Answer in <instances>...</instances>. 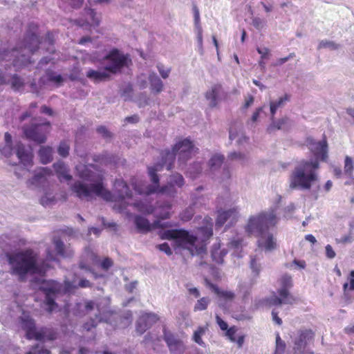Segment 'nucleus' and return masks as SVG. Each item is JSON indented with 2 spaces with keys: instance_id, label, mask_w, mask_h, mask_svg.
<instances>
[{
  "instance_id": "obj_1",
  "label": "nucleus",
  "mask_w": 354,
  "mask_h": 354,
  "mask_svg": "<svg viewBox=\"0 0 354 354\" xmlns=\"http://www.w3.org/2000/svg\"><path fill=\"white\" fill-rule=\"evenodd\" d=\"M72 192L80 200L89 201L93 195L100 196L106 201L123 202L131 198L132 193L123 179H115L113 183V194L104 188L103 178L100 176L97 181L90 185L82 181H75L71 187Z\"/></svg>"
},
{
  "instance_id": "obj_2",
  "label": "nucleus",
  "mask_w": 354,
  "mask_h": 354,
  "mask_svg": "<svg viewBox=\"0 0 354 354\" xmlns=\"http://www.w3.org/2000/svg\"><path fill=\"white\" fill-rule=\"evenodd\" d=\"M279 218L274 209L262 211L257 215L250 216L245 226L248 236L258 238L257 246L265 251L270 252L278 247L277 241L270 229L276 227Z\"/></svg>"
},
{
  "instance_id": "obj_3",
  "label": "nucleus",
  "mask_w": 354,
  "mask_h": 354,
  "mask_svg": "<svg viewBox=\"0 0 354 354\" xmlns=\"http://www.w3.org/2000/svg\"><path fill=\"white\" fill-rule=\"evenodd\" d=\"M39 26L31 22L28 24L23 40L17 48L11 50H0V62L2 61H11L14 66H26L31 63L29 58L39 49L41 40L38 35Z\"/></svg>"
},
{
  "instance_id": "obj_4",
  "label": "nucleus",
  "mask_w": 354,
  "mask_h": 354,
  "mask_svg": "<svg viewBox=\"0 0 354 354\" xmlns=\"http://www.w3.org/2000/svg\"><path fill=\"white\" fill-rule=\"evenodd\" d=\"M164 165L167 167L166 164L156 163L153 166L148 167V174L152 185L144 186L143 185H137L132 183V186L136 192L139 194L149 195L154 193L167 194L171 196H174L177 192L174 188V186L182 187L185 184L183 176L178 173H175L170 176L169 183L162 187L160 186V178L158 175V171L162 170Z\"/></svg>"
},
{
  "instance_id": "obj_5",
  "label": "nucleus",
  "mask_w": 354,
  "mask_h": 354,
  "mask_svg": "<svg viewBox=\"0 0 354 354\" xmlns=\"http://www.w3.org/2000/svg\"><path fill=\"white\" fill-rule=\"evenodd\" d=\"M6 257L10 266V273L24 281L28 274L38 271V254L32 248H26L14 252H7Z\"/></svg>"
},
{
  "instance_id": "obj_6",
  "label": "nucleus",
  "mask_w": 354,
  "mask_h": 354,
  "mask_svg": "<svg viewBox=\"0 0 354 354\" xmlns=\"http://www.w3.org/2000/svg\"><path fill=\"white\" fill-rule=\"evenodd\" d=\"M319 167L317 160H303L299 162L290 178L291 189H310L312 183L317 180L316 171Z\"/></svg>"
},
{
  "instance_id": "obj_7",
  "label": "nucleus",
  "mask_w": 354,
  "mask_h": 354,
  "mask_svg": "<svg viewBox=\"0 0 354 354\" xmlns=\"http://www.w3.org/2000/svg\"><path fill=\"white\" fill-rule=\"evenodd\" d=\"M197 151L198 149L194 147L192 142L188 138H185L175 144L171 151L166 149L162 151L160 155L162 162L167 165V169L171 170L174 167L176 154L178 155V160L185 163Z\"/></svg>"
},
{
  "instance_id": "obj_8",
  "label": "nucleus",
  "mask_w": 354,
  "mask_h": 354,
  "mask_svg": "<svg viewBox=\"0 0 354 354\" xmlns=\"http://www.w3.org/2000/svg\"><path fill=\"white\" fill-rule=\"evenodd\" d=\"M51 129L50 123L48 121L37 122L36 118H32L29 125H24L22 127L25 137L38 144L44 143L47 136Z\"/></svg>"
},
{
  "instance_id": "obj_9",
  "label": "nucleus",
  "mask_w": 354,
  "mask_h": 354,
  "mask_svg": "<svg viewBox=\"0 0 354 354\" xmlns=\"http://www.w3.org/2000/svg\"><path fill=\"white\" fill-rule=\"evenodd\" d=\"M279 281L281 288L277 290L279 297H270L266 299L267 302L270 306L292 305L295 304L297 301V298L289 291L293 286L291 276L284 274L281 277Z\"/></svg>"
},
{
  "instance_id": "obj_10",
  "label": "nucleus",
  "mask_w": 354,
  "mask_h": 354,
  "mask_svg": "<svg viewBox=\"0 0 354 354\" xmlns=\"http://www.w3.org/2000/svg\"><path fill=\"white\" fill-rule=\"evenodd\" d=\"M160 238L162 240H174L178 246L185 247L189 245L193 247L198 241L196 235L190 234L184 229L167 230L159 233Z\"/></svg>"
},
{
  "instance_id": "obj_11",
  "label": "nucleus",
  "mask_w": 354,
  "mask_h": 354,
  "mask_svg": "<svg viewBox=\"0 0 354 354\" xmlns=\"http://www.w3.org/2000/svg\"><path fill=\"white\" fill-rule=\"evenodd\" d=\"M41 290L45 294V304L47 306V311L51 313L57 308L55 301V295L62 290V285L53 280L46 281L43 283Z\"/></svg>"
},
{
  "instance_id": "obj_12",
  "label": "nucleus",
  "mask_w": 354,
  "mask_h": 354,
  "mask_svg": "<svg viewBox=\"0 0 354 354\" xmlns=\"http://www.w3.org/2000/svg\"><path fill=\"white\" fill-rule=\"evenodd\" d=\"M105 59L110 62V64L105 66V70L111 73H116L127 65V58L125 55L114 48L105 56Z\"/></svg>"
},
{
  "instance_id": "obj_13",
  "label": "nucleus",
  "mask_w": 354,
  "mask_h": 354,
  "mask_svg": "<svg viewBox=\"0 0 354 354\" xmlns=\"http://www.w3.org/2000/svg\"><path fill=\"white\" fill-rule=\"evenodd\" d=\"M315 333L311 329L304 328L298 330L293 339V349L295 351H301L305 349L308 342L313 341Z\"/></svg>"
},
{
  "instance_id": "obj_14",
  "label": "nucleus",
  "mask_w": 354,
  "mask_h": 354,
  "mask_svg": "<svg viewBox=\"0 0 354 354\" xmlns=\"http://www.w3.org/2000/svg\"><path fill=\"white\" fill-rule=\"evenodd\" d=\"M159 320V317L152 313L142 314L136 322V331L140 335L145 333L153 324Z\"/></svg>"
},
{
  "instance_id": "obj_15",
  "label": "nucleus",
  "mask_w": 354,
  "mask_h": 354,
  "mask_svg": "<svg viewBox=\"0 0 354 354\" xmlns=\"http://www.w3.org/2000/svg\"><path fill=\"white\" fill-rule=\"evenodd\" d=\"M309 149L316 158L315 160L319 159L323 162H326L328 159V143L325 135L323 139L319 142L312 141L309 143Z\"/></svg>"
},
{
  "instance_id": "obj_16",
  "label": "nucleus",
  "mask_w": 354,
  "mask_h": 354,
  "mask_svg": "<svg viewBox=\"0 0 354 354\" xmlns=\"http://www.w3.org/2000/svg\"><path fill=\"white\" fill-rule=\"evenodd\" d=\"M163 339L171 353L181 354L184 352L185 346L183 342L165 328L163 330Z\"/></svg>"
},
{
  "instance_id": "obj_17",
  "label": "nucleus",
  "mask_w": 354,
  "mask_h": 354,
  "mask_svg": "<svg viewBox=\"0 0 354 354\" xmlns=\"http://www.w3.org/2000/svg\"><path fill=\"white\" fill-rule=\"evenodd\" d=\"M53 175V171L48 167H40L35 171L34 176L27 181L28 185L39 186L47 181L48 177Z\"/></svg>"
},
{
  "instance_id": "obj_18",
  "label": "nucleus",
  "mask_w": 354,
  "mask_h": 354,
  "mask_svg": "<svg viewBox=\"0 0 354 354\" xmlns=\"http://www.w3.org/2000/svg\"><path fill=\"white\" fill-rule=\"evenodd\" d=\"M239 217L237 208H232L226 211L219 212L216 220V226L221 227L228 220L231 219L230 223L236 222Z\"/></svg>"
},
{
  "instance_id": "obj_19",
  "label": "nucleus",
  "mask_w": 354,
  "mask_h": 354,
  "mask_svg": "<svg viewBox=\"0 0 354 354\" xmlns=\"http://www.w3.org/2000/svg\"><path fill=\"white\" fill-rule=\"evenodd\" d=\"M16 153L19 161L24 166H32L33 155L31 151L26 149L24 145L21 142H18L16 145Z\"/></svg>"
},
{
  "instance_id": "obj_20",
  "label": "nucleus",
  "mask_w": 354,
  "mask_h": 354,
  "mask_svg": "<svg viewBox=\"0 0 354 354\" xmlns=\"http://www.w3.org/2000/svg\"><path fill=\"white\" fill-rule=\"evenodd\" d=\"M205 284L209 288L217 297L224 301H232L235 297V294L232 291L221 290L216 285L212 283L207 278L204 279Z\"/></svg>"
},
{
  "instance_id": "obj_21",
  "label": "nucleus",
  "mask_w": 354,
  "mask_h": 354,
  "mask_svg": "<svg viewBox=\"0 0 354 354\" xmlns=\"http://www.w3.org/2000/svg\"><path fill=\"white\" fill-rule=\"evenodd\" d=\"M21 326L23 330L26 331V338L28 339H36V331L35 321L29 317L21 318Z\"/></svg>"
},
{
  "instance_id": "obj_22",
  "label": "nucleus",
  "mask_w": 354,
  "mask_h": 354,
  "mask_svg": "<svg viewBox=\"0 0 354 354\" xmlns=\"http://www.w3.org/2000/svg\"><path fill=\"white\" fill-rule=\"evenodd\" d=\"M53 167L60 182L64 180L69 181L72 179V176L68 174V169L66 165L62 161H58L53 165Z\"/></svg>"
},
{
  "instance_id": "obj_23",
  "label": "nucleus",
  "mask_w": 354,
  "mask_h": 354,
  "mask_svg": "<svg viewBox=\"0 0 354 354\" xmlns=\"http://www.w3.org/2000/svg\"><path fill=\"white\" fill-rule=\"evenodd\" d=\"M110 72L106 71L105 68L103 71H98L93 69H89L86 74V77L92 80L95 83L105 82L110 78Z\"/></svg>"
},
{
  "instance_id": "obj_24",
  "label": "nucleus",
  "mask_w": 354,
  "mask_h": 354,
  "mask_svg": "<svg viewBox=\"0 0 354 354\" xmlns=\"http://www.w3.org/2000/svg\"><path fill=\"white\" fill-rule=\"evenodd\" d=\"M165 207L167 210H170L171 209V205L170 203L165 204ZM171 216V214L169 211L165 212L163 213H161L158 215H157V220L155 221L153 223V228H167L171 227L172 226L171 223L170 222H165L162 223L160 220L167 219L169 218Z\"/></svg>"
},
{
  "instance_id": "obj_25",
  "label": "nucleus",
  "mask_w": 354,
  "mask_h": 354,
  "mask_svg": "<svg viewBox=\"0 0 354 354\" xmlns=\"http://www.w3.org/2000/svg\"><path fill=\"white\" fill-rule=\"evenodd\" d=\"M222 85L216 84L212 86L211 90L205 93V97L209 101V106L212 108L216 107L218 104V96L222 91Z\"/></svg>"
},
{
  "instance_id": "obj_26",
  "label": "nucleus",
  "mask_w": 354,
  "mask_h": 354,
  "mask_svg": "<svg viewBox=\"0 0 354 354\" xmlns=\"http://www.w3.org/2000/svg\"><path fill=\"white\" fill-rule=\"evenodd\" d=\"M134 223L138 231L140 233L145 234L154 229L153 227V223L151 224L148 219L142 216H136L134 217Z\"/></svg>"
},
{
  "instance_id": "obj_27",
  "label": "nucleus",
  "mask_w": 354,
  "mask_h": 354,
  "mask_svg": "<svg viewBox=\"0 0 354 354\" xmlns=\"http://www.w3.org/2000/svg\"><path fill=\"white\" fill-rule=\"evenodd\" d=\"M149 81L151 86V93L158 94L163 90V83L162 80L156 75L155 73H151L149 75Z\"/></svg>"
},
{
  "instance_id": "obj_28",
  "label": "nucleus",
  "mask_w": 354,
  "mask_h": 354,
  "mask_svg": "<svg viewBox=\"0 0 354 354\" xmlns=\"http://www.w3.org/2000/svg\"><path fill=\"white\" fill-rule=\"evenodd\" d=\"M57 254L62 257H68L72 256L73 253L71 250L66 248L64 242L59 237H55L53 240Z\"/></svg>"
},
{
  "instance_id": "obj_29",
  "label": "nucleus",
  "mask_w": 354,
  "mask_h": 354,
  "mask_svg": "<svg viewBox=\"0 0 354 354\" xmlns=\"http://www.w3.org/2000/svg\"><path fill=\"white\" fill-rule=\"evenodd\" d=\"M53 150L51 147L42 146L39 150L38 155L42 164H48L53 160Z\"/></svg>"
},
{
  "instance_id": "obj_30",
  "label": "nucleus",
  "mask_w": 354,
  "mask_h": 354,
  "mask_svg": "<svg viewBox=\"0 0 354 354\" xmlns=\"http://www.w3.org/2000/svg\"><path fill=\"white\" fill-rule=\"evenodd\" d=\"M57 333L51 328H42L36 335V340H54L57 338Z\"/></svg>"
},
{
  "instance_id": "obj_31",
  "label": "nucleus",
  "mask_w": 354,
  "mask_h": 354,
  "mask_svg": "<svg viewBox=\"0 0 354 354\" xmlns=\"http://www.w3.org/2000/svg\"><path fill=\"white\" fill-rule=\"evenodd\" d=\"M87 13L91 17V22H82V23L80 21H76V24L81 27H84V26H94V27L98 26L100 25V21L96 17V13L95 12L94 10L89 8L87 10Z\"/></svg>"
},
{
  "instance_id": "obj_32",
  "label": "nucleus",
  "mask_w": 354,
  "mask_h": 354,
  "mask_svg": "<svg viewBox=\"0 0 354 354\" xmlns=\"http://www.w3.org/2000/svg\"><path fill=\"white\" fill-rule=\"evenodd\" d=\"M132 205L136 208V209L142 213L150 214L154 212V208L152 205H147L142 201L136 202Z\"/></svg>"
},
{
  "instance_id": "obj_33",
  "label": "nucleus",
  "mask_w": 354,
  "mask_h": 354,
  "mask_svg": "<svg viewBox=\"0 0 354 354\" xmlns=\"http://www.w3.org/2000/svg\"><path fill=\"white\" fill-rule=\"evenodd\" d=\"M224 156L215 154L209 160V165L211 169L214 170L221 166L224 161Z\"/></svg>"
},
{
  "instance_id": "obj_34",
  "label": "nucleus",
  "mask_w": 354,
  "mask_h": 354,
  "mask_svg": "<svg viewBox=\"0 0 354 354\" xmlns=\"http://www.w3.org/2000/svg\"><path fill=\"white\" fill-rule=\"evenodd\" d=\"M206 330V327L199 326L193 334V340L201 346H203L205 344L202 339V336L205 335Z\"/></svg>"
},
{
  "instance_id": "obj_35",
  "label": "nucleus",
  "mask_w": 354,
  "mask_h": 354,
  "mask_svg": "<svg viewBox=\"0 0 354 354\" xmlns=\"http://www.w3.org/2000/svg\"><path fill=\"white\" fill-rule=\"evenodd\" d=\"M288 118H283L280 120H279L277 122H273L268 127V131L269 133L272 132L273 131L276 129H282L286 124L288 122Z\"/></svg>"
},
{
  "instance_id": "obj_36",
  "label": "nucleus",
  "mask_w": 354,
  "mask_h": 354,
  "mask_svg": "<svg viewBox=\"0 0 354 354\" xmlns=\"http://www.w3.org/2000/svg\"><path fill=\"white\" fill-rule=\"evenodd\" d=\"M354 169L353 161V159L350 156H346L344 159V172L348 177H351L353 176V171Z\"/></svg>"
},
{
  "instance_id": "obj_37",
  "label": "nucleus",
  "mask_w": 354,
  "mask_h": 354,
  "mask_svg": "<svg viewBox=\"0 0 354 354\" xmlns=\"http://www.w3.org/2000/svg\"><path fill=\"white\" fill-rule=\"evenodd\" d=\"M209 302H210V299L208 297H204L199 299L196 301V303L194 307V310L195 312H196V311H202V310H206L207 308V306H208Z\"/></svg>"
},
{
  "instance_id": "obj_38",
  "label": "nucleus",
  "mask_w": 354,
  "mask_h": 354,
  "mask_svg": "<svg viewBox=\"0 0 354 354\" xmlns=\"http://www.w3.org/2000/svg\"><path fill=\"white\" fill-rule=\"evenodd\" d=\"M46 77H47V79L48 81L55 82V83L57 84L58 85H60L64 81V79L61 75H57L53 71H50V70L46 71Z\"/></svg>"
},
{
  "instance_id": "obj_39",
  "label": "nucleus",
  "mask_w": 354,
  "mask_h": 354,
  "mask_svg": "<svg viewBox=\"0 0 354 354\" xmlns=\"http://www.w3.org/2000/svg\"><path fill=\"white\" fill-rule=\"evenodd\" d=\"M226 252L224 250H220L219 249H215L212 251V260L218 263L221 264L223 263V257L225 255Z\"/></svg>"
},
{
  "instance_id": "obj_40",
  "label": "nucleus",
  "mask_w": 354,
  "mask_h": 354,
  "mask_svg": "<svg viewBox=\"0 0 354 354\" xmlns=\"http://www.w3.org/2000/svg\"><path fill=\"white\" fill-rule=\"evenodd\" d=\"M69 150H70V145L68 142V141L63 140L62 141L59 147L57 148V152L59 156L62 157H67L69 154Z\"/></svg>"
},
{
  "instance_id": "obj_41",
  "label": "nucleus",
  "mask_w": 354,
  "mask_h": 354,
  "mask_svg": "<svg viewBox=\"0 0 354 354\" xmlns=\"http://www.w3.org/2000/svg\"><path fill=\"white\" fill-rule=\"evenodd\" d=\"M24 85L22 79L17 75H13L11 77V87L15 91H18Z\"/></svg>"
},
{
  "instance_id": "obj_42",
  "label": "nucleus",
  "mask_w": 354,
  "mask_h": 354,
  "mask_svg": "<svg viewBox=\"0 0 354 354\" xmlns=\"http://www.w3.org/2000/svg\"><path fill=\"white\" fill-rule=\"evenodd\" d=\"M194 214V211L192 207H189L186 208L183 212L180 213V218L183 221H190Z\"/></svg>"
},
{
  "instance_id": "obj_43",
  "label": "nucleus",
  "mask_w": 354,
  "mask_h": 354,
  "mask_svg": "<svg viewBox=\"0 0 354 354\" xmlns=\"http://www.w3.org/2000/svg\"><path fill=\"white\" fill-rule=\"evenodd\" d=\"M343 290H344V293H346L348 290H350V291L354 290V270L351 271L349 283H345L343 285Z\"/></svg>"
},
{
  "instance_id": "obj_44",
  "label": "nucleus",
  "mask_w": 354,
  "mask_h": 354,
  "mask_svg": "<svg viewBox=\"0 0 354 354\" xmlns=\"http://www.w3.org/2000/svg\"><path fill=\"white\" fill-rule=\"evenodd\" d=\"M286 349V344L285 342L281 339L279 335L278 334L276 337V351L275 353H282L284 352Z\"/></svg>"
},
{
  "instance_id": "obj_45",
  "label": "nucleus",
  "mask_w": 354,
  "mask_h": 354,
  "mask_svg": "<svg viewBox=\"0 0 354 354\" xmlns=\"http://www.w3.org/2000/svg\"><path fill=\"white\" fill-rule=\"evenodd\" d=\"M290 99V95L289 94L286 93L283 96L279 97V99L275 102L272 101L271 102L275 105V106L279 109L284 106L286 102H288Z\"/></svg>"
},
{
  "instance_id": "obj_46",
  "label": "nucleus",
  "mask_w": 354,
  "mask_h": 354,
  "mask_svg": "<svg viewBox=\"0 0 354 354\" xmlns=\"http://www.w3.org/2000/svg\"><path fill=\"white\" fill-rule=\"evenodd\" d=\"M26 354H50V351L46 348H44L43 347L40 348L37 345L36 346L32 347V349Z\"/></svg>"
},
{
  "instance_id": "obj_47",
  "label": "nucleus",
  "mask_w": 354,
  "mask_h": 354,
  "mask_svg": "<svg viewBox=\"0 0 354 354\" xmlns=\"http://www.w3.org/2000/svg\"><path fill=\"white\" fill-rule=\"evenodd\" d=\"M243 239L242 238H236L231 240L229 246L233 249L239 250L242 248Z\"/></svg>"
},
{
  "instance_id": "obj_48",
  "label": "nucleus",
  "mask_w": 354,
  "mask_h": 354,
  "mask_svg": "<svg viewBox=\"0 0 354 354\" xmlns=\"http://www.w3.org/2000/svg\"><path fill=\"white\" fill-rule=\"evenodd\" d=\"M252 24L256 29L261 30L266 26V21L259 17H254L252 20Z\"/></svg>"
},
{
  "instance_id": "obj_49",
  "label": "nucleus",
  "mask_w": 354,
  "mask_h": 354,
  "mask_svg": "<svg viewBox=\"0 0 354 354\" xmlns=\"http://www.w3.org/2000/svg\"><path fill=\"white\" fill-rule=\"evenodd\" d=\"M250 268L252 271L254 272L255 275L258 276L260 272L261 266L257 263V259L255 257L251 258L250 260Z\"/></svg>"
},
{
  "instance_id": "obj_50",
  "label": "nucleus",
  "mask_w": 354,
  "mask_h": 354,
  "mask_svg": "<svg viewBox=\"0 0 354 354\" xmlns=\"http://www.w3.org/2000/svg\"><path fill=\"white\" fill-rule=\"evenodd\" d=\"M337 47H338L337 45L336 44H335L334 42L330 41H326V40L321 41L318 46L319 49L325 48H330L333 49H337Z\"/></svg>"
},
{
  "instance_id": "obj_51",
  "label": "nucleus",
  "mask_w": 354,
  "mask_h": 354,
  "mask_svg": "<svg viewBox=\"0 0 354 354\" xmlns=\"http://www.w3.org/2000/svg\"><path fill=\"white\" fill-rule=\"evenodd\" d=\"M236 330H237L235 326H231L230 328H229L226 330L225 335L229 338V339L232 342H235V341H236L235 335H236Z\"/></svg>"
},
{
  "instance_id": "obj_52",
  "label": "nucleus",
  "mask_w": 354,
  "mask_h": 354,
  "mask_svg": "<svg viewBox=\"0 0 354 354\" xmlns=\"http://www.w3.org/2000/svg\"><path fill=\"white\" fill-rule=\"evenodd\" d=\"M13 148L12 145L6 144L1 149V153L6 157H10L12 154Z\"/></svg>"
},
{
  "instance_id": "obj_53",
  "label": "nucleus",
  "mask_w": 354,
  "mask_h": 354,
  "mask_svg": "<svg viewBox=\"0 0 354 354\" xmlns=\"http://www.w3.org/2000/svg\"><path fill=\"white\" fill-rule=\"evenodd\" d=\"M113 264V261L109 258H104L100 263V267L102 270L107 271Z\"/></svg>"
},
{
  "instance_id": "obj_54",
  "label": "nucleus",
  "mask_w": 354,
  "mask_h": 354,
  "mask_svg": "<svg viewBox=\"0 0 354 354\" xmlns=\"http://www.w3.org/2000/svg\"><path fill=\"white\" fill-rule=\"evenodd\" d=\"M295 57V53H290L288 56L285 57L279 58L277 60L276 63L273 64V66H281L285 62H288L289 59H292Z\"/></svg>"
},
{
  "instance_id": "obj_55",
  "label": "nucleus",
  "mask_w": 354,
  "mask_h": 354,
  "mask_svg": "<svg viewBox=\"0 0 354 354\" xmlns=\"http://www.w3.org/2000/svg\"><path fill=\"white\" fill-rule=\"evenodd\" d=\"M156 248L159 250L166 253L167 255L172 254V251H171V248H170V247H169V244L167 243H163L157 245Z\"/></svg>"
},
{
  "instance_id": "obj_56",
  "label": "nucleus",
  "mask_w": 354,
  "mask_h": 354,
  "mask_svg": "<svg viewBox=\"0 0 354 354\" xmlns=\"http://www.w3.org/2000/svg\"><path fill=\"white\" fill-rule=\"evenodd\" d=\"M157 68L162 78L166 79L169 77L170 69H165L164 66L161 64H158Z\"/></svg>"
},
{
  "instance_id": "obj_57",
  "label": "nucleus",
  "mask_w": 354,
  "mask_h": 354,
  "mask_svg": "<svg viewBox=\"0 0 354 354\" xmlns=\"http://www.w3.org/2000/svg\"><path fill=\"white\" fill-rule=\"evenodd\" d=\"M216 322L220 327L221 330H226L228 328L227 323L223 320L221 317L218 315H216Z\"/></svg>"
},
{
  "instance_id": "obj_58",
  "label": "nucleus",
  "mask_w": 354,
  "mask_h": 354,
  "mask_svg": "<svg viewBox=\"0 0 354 354\" xmlns=\"http://www.w3.org/2000/svg\"><path fill=\"white\" fill-rule=\"evenodd\" d=\"M193 12H194V24L196 27L201 26L200 25V13L198 8L196 5L193 6Z\"/></svg>"
},
{
  "instance_id": "obj_59",
  "label": "nucleus",
  "mask_w": 354,
  "mask_h": 354,
  "mask_svg": "<svg viewBox=\"0 0 354 354\" xmlns=\"http://www.w3.org/2000/svg\"><path fill=\"white\" fill-rule=\"evenodd\" d=\"M96 325L95 321L93 319H91L89 321L84 324L82 328L84 330L90 331L92 328H95Z\"/></svg>"
},
{
  "instance_id": "obj_60",
  "label": "nucleus",
  "mask_w": 354,
  "mask_h": 354,
  "mask_svg": "<svg viewBox=\"0 0 354 354\" xmlns=\"http://www.w3.org/2000/svg\"><path fill=\"white\" fill-rule=\"evenodd\" d=\"M97 133L101 134L104 138H110L111 137L110 132L104 126H100V127H97Z\"/></svg>"
},
{
  "instance_id": "obj_61",
  "label": "nucleus",
  "mask_w": 354,
  "mask_h": 354,
  "mask_svg": "<svg viewBox=\"0 0 354 354\" xmlns=\"http://www.w3.org/2000/svg\"><path fill=\"white\" fill-rule=\"evenodd\" d=\"M325 249H326V255L328 258L333 259L335 257L336 254L330 245H327L326 246Z\"/></svg>"
},
{
  "instance_id": "obj_62",
  "label": "nucleus",
  "mask_w": 354,
  "mask_h": 354,
  "mask_svg": "<svg viewBox=\"0 0 354 354\" xmlns=\"http://www.w3.org/2000/svg\"><path fill=\"white\" fill-rule=\"evenodd\" d=\"M86 256L88 258L91 259L93 263H97L99 261L98 256L93 252L92 251L87 250L86 251Z\"/></svg>"
},
{
  "instance_id": "obj_63",
  "label": "nucleus",
  "mask_w": 354,
  "mask_h": 354,
  "mask_svg": "<svg viewBox=\"0 0 354 354\" xmlns=\"http://www.w3.org/2000/svg\"><path fill=\"white\" fill-rule=\"evenodd\" d=\"M257 50L261 55V59H266L270 53V50L268 48H257Z\"/></svg>"
},
{
  "instance_id": "obj_64",
  "label": "nucleus",
  "mask_w": 354,
  "mask_h": 354,
  "mask_svg": "<svg viewBox=\"0 0 354 354\" xmlns=\"http://www.w3.org/2000/svg\"><path fill=\"white\" fill-rule=\"evenodd\" d=\"M272 320L279 326L282 324L281 319L278 316V313L274 310L272 311Z\"/></svg>"
}]
</instances>
